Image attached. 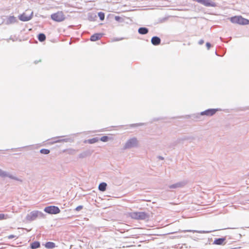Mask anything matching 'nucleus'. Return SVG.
<instances>
[{
  "label": "nucleus",
  "mask_w": 249,
  "mask_h": 249,
  "mask_svg": "<svg viewBox=\"0 0 249 249\" xmlns=\"http://www.w3.org/2000/svg\"><path fill=\"white\" fill-rule=\"evenodd\" d=\"M51 18L54 21L60 22L64 20L65 16L62 11H59L56 13L52 14L51 15Z\"/></svg>",
  "instance_id": "nucleus-3"
},
{
  "label": "nucleus",
  "mask_w": 249,
  "mask_h": 249,
  "mask_svg": "<svg viewBox=\"0 0 249 249\" xmlns=\"http://www.w3.org/2000/svg\"><path fill=\"white\" fill-rule=\"evenodd\" d=\"M138 32L140 34L144 35L148 33V30L145 27H141L139 29Z\"/></svg>",
  "instance_id": "nucleus-14"
},
{
  "label": "nucleus",
  "mask_w": 249,
  "mask_h": 249,
  "mask_svg": "<svg viewBox=\"0 0 249 249\" xmlns=\"http://www.w3.org/2000/svg\"><path fill=\"white\" fill-rule=\"evenodd\" d=\"M32 215L34 216L35 217H36L37 216V213H32Z\"/></svg>",
  "instance_id": "nucleus-28"
},
{
  "label": "nucleus",
  "mask_w": 249,
  "mask_h": 249,
  "mask_svg": "<svg viewBox=\"0 0 249 249\" xmlns=\"http://www.w3.org/2000/svg\"><path fill=\"white\" fill-rule=\"evenodd\" d=\"M107 185V183L105 182L100 183L98 187L99 190L103 192L105 191L106 190Z\"/></svg>",
  "instance_id": "nucleus-13"
},
{
  "label": "nucleus",
  "mask_w": 249,
  "mask_h": 249,
  "mask_svg": "<svg viewBox=\"0 0 249 249\" xmlns=\"http://www.w3.org/2000/svg\"><path fill=\"white\" fill-rule=\"evenodd\" d=\"M99 141V139L98 138H93L92 139H89L87 141H86L87 142H88L89 143L92 144L95 142H97Z\"/></svg>",
  "instance_id": "nucleus-15"
},
{
  "label": "nucleus",
  "mask_w": 249,
  "mask_h": 249,
  "mask_svg": "<svg viewBox=\"0 0 249 249\" xmlns=\"http://www.w3.org/2000/svg\"><path fill=\"white\" fill-rule=\"evenodd\" d=\"M181 185L180 184H175L170 186V188H175L178 187H180Z\"/></svg>",
  "instance_id": "nucleus-22"
},
{
  "label": "nucleus",
  "mask_w": 249,
  "mask_h": 249,
  "mask_svg": "<svg viewBox=\"0 0 249 249\" xmlns=\"http://www.w3.org/2000/svg\"><path fill=\"white\" fill-rule=\"evenodd\" d=\"M151 42L154 45H158L160 44V39L157 36H154L152 38Z\"/></svg>",
  "instance_id": "nucleus-10"
},
{
  "label": "nucleus",
  "mask_w": 249,
  "mask_h": 249,
  "mask_svg": "<svg viewBox=\"0 0 249 249\" xmlns=\"http://www.w3.org/2000/svg\"><path fill=\"white\" fill-rule=\"evenodd\" d=\"M217 111L216 109H209L201 113L202 115L212 116Z\"/></svg>",
  "instance_id": "nucleus-6"
},
{
  "label": "nucleus",
  "mask_w": 249,
  "mask_h": 249,
  "mask_svg": "<svg viewBox=\"0 0 249 249\" xmlns=\"http://www.w3.org/2000/svg\"><path fill=\"white\" fill-rule=\"evenodd\" d=\"M203 43H204V41L203 40H200L199 41V44H202Z\"/></svg>",
  "instance_id": "nucleus-29"
},
{
  "label": "nucleus",
  "mask_w": 249,
  "mask_h": 249,
  "mask_svg": "<svg viewBox=\"0 0 249 249\" xmlns=\"http://www.w3.org/2000/svg\"><path fill=\"white\" fill-rule=\"evenodd\" d=\"M8 218V215L4 213H0V220L6 219Z\"/></svg>",
  "instance_id": "nucleus-18"
},
{
  "label": "nucleus",
  "mask_w": 249,
  "mask_h": 249,
  "mask_svg": "<svg viewBox=\"0 0 249 249\" xmlns=\"http://www.w3.org/2000/svg\"><path fill=\"white\" fill-rule=\"evenodd\" d=\"M44 211L50 214H57L60 212L58 207L55 206H50L45 208Z\"/></svg>",
  "instance_id": "nucleus-4"
},
{
  "label": "nucleus",
  "mask_w": 249,
  "mask_h": 249,
  "mask_svg": "<svg viewBox=\"0 0 249 249\" xmlns=\"http://www.w3.org/2000/svg\"><path fill=\"white\" fill-rule=\"evenodd\" d=\"M102 37V34H95L91 36L90 40L92 41H95L100 39Z\"/></svg>",
  "instance_id": "nucleus-8"
},
{
  "label": "nucleus",
  "mask_w": 249,
  "mask_h": 249,
  "mask_svg": "<svg viewBox=\"0 0 249 249\" xmlns=\"http://www.w3.org/2000/svg\"><path fill=\"white\" fill-rule=\"evenodd\" d=\"M115 19L117 20V21H119L120 19H121V18L119 16H116L115 17Z\"/></svg>",
  "instance_id": "nucleus-27"
},
{
  "label": "nucleus",
  "mask_w": 249,
  "mask_h": 249,
  "mask_svg": "<svg viewBox=\"0 0 249 249\" xmlns=\"http://www.w3.org/2000/svg\"><path fill=\"white\" fill-rule=\"evenodd\" d=\"M15 237H16V236H15V235H13V234L10 235H9V236L7 237V238H8V239H11L14 238H15Z\"/></svg>",
  "instance_id": "nucleus-25"
},
{
  "label": "nucleus",
  "mask_w": 249,
  "mask_h": 249,
  "mask_svg": "<svg viewBox=\"0 0 249 249\" xmlns=\"http://www.w3.org/2000/svg\"><path fill=\"white\" fill-rule=\"evenodd\" d=\"M32 18V14L30 15H27L25 13H23L19 16V19L21 21H27L30 20Z\"/></svg>",
  "instance_id": "nucleus-7"
},
{
  "label": "nucleus",
  "mask_w": 249,
  "mask_h": 249,
  "mask_svg": "<svg viewBox=\"0 0 249 249\" xmlns=\"http://www.w3.org/2000/svg\"><path fill=\"white\" fill-rule=\"evenodd\" d=\"M0 176L1 177H6L7 176V174L5 172L2 171L0 169Z\"/></svg>",
  "instance_id": "nucleus-23"
},
{
  "label": "nucleus",
  "mask_w": 249,
  "mask_h": 249,
  "mask_svg": "<svg viewBox=\"0 0 249 249\" xmlns=\"http://www.w3.org/2000/svg\"><path fill=\"white\" fill-rule=\"evenodd\" d=\"M8 20L10 23L14 22L16 21V18L14 16H11L9 18Z\"/></svg>",
  "instance_id": "nucleus-20"
},
{
  "label": "nucleus",
  "mask_w": 249,
  "mask_h": 249,
  "mask_svg": "<svg viewBox=\"0 0 249 249\" xmlns=\"http://www.w3.org/2000/svg\"><path fill=\"white\" fill-rule=\"evenodd\" d=\"M40 243L38 241H35L31 244L30 246L32 249H36L40 247Z\"/></svg>",
  "instance_id": "nucleus-11"
},
{
  "label": "nucleus",
  "mask_w": 249,
  "mask_h": 249,
  "mask_svg": "<svg viewBox=\"0 0 249 249\" xmlns=\"http://www.w3.org/2000/svg\"><path fill=\"white\" fill-rule=\"evenodd\" d=\"M129 216L134 219L145 220L149 218L148 213L143 212H133L129 213Z\"/></svg>",
  "instance_id": "nucleus-1"
},
{
  "label": "nucleus",
  "mask_w": 249,
  "mask_h": 249,
  "mask_svg": "<svg viewBox=\"0 0 249 249\" xmlns=\"http://www.w3.org/2000/svg\"><path fill=\"white\" fill-rule=\"evenodd\" d=\"M40 152L43 154H48L50 153V150L47 149H42L40 150Z\"/></svg>",
  "instance_id": "nucleus-17"
},
{
  "label": "nucleus",
  "mask_w": 249,
  "mask_h": 249,
  "mask_svg": "<svg viewBox=\"0 0 249 249\" xmlns=\"http://www.w3.org/2000/svg\"><path fill=\"white\" fill-rule=\"evenodd\" d=\"M206 46L207 47V49H209L211 48V45L210 43L207 42L206 43Z\"/></svg>",
  "instance_id": "nucleus-26"
},
{
  "label": "nucleus",
  "mask_w": 249,
  "mask_h": 249,
  "mask_svg": "<svg viewBox=\"0 0 249 249\" xmlns=\"http://www.w3.org/2000/svg\"><path fill=\"white\" fill-rule=\"evenodd\" d=\"M138 142L136 138L130 139L126 142L124 146V148H130L136 146Z\"/></svg>",
  "instance_id": "nucleus-5"
},
{
  "label": "nucleus",
  "mask_w": 249,
  "mask_h": 249,
  "mask_svg": "<svg viewBox=\"0 0 249 249\" xmlns=\"http://www.w3.org/2000/svg\"><path fill=\"white\" fill-rule=\"evenodd\" d=\"M98 16L101 20H103L105 18V14L104 13L99 12L98 13Z\"/></svg>",
  "instance_id": "nucleus-19"
},
{
  "label": "nucleus",
  "mask_w": 249,
  "mask_h": 249,
  "mask_svg": "<svg viewBox=\"0 0 249 249\" xmlns=\"http://www.w3.org/2000/svg\"><path fill=\"white\" fill-rule=\"evenodd\" d=\"M226 240L225 238H218L214 240L213 244L215 245H221L224 244L225 241Z\"/></svg>",
  "instance_id": "nucleus-9"
},
{
  "label": "nucleus",
  "mask_w": 249,
  "mask_h": 249,
  "mask_svg": "<svg viewBox=\"0 0 249 249\" xmlns=\"http://www.w3.org/2000/svg\"><path fill=\"white\" fill-rule=\"evenodd\" d=\"M38 40L41 41H44L46 39V36L44 34H40L38 36Z\"/></svg>",
  "instance_id": "nucleus-16"
},
{
  "label": "nucleus",
  "mask_w": 249,
  "mask_h": 249,
  "mask_svg": "<svg viewBox=\"0 0 249 249\" xmlns=\"http://www.w3.org/2000/svg\"><path fill=\"white\" fill-rule=\"evenodd\" d=\"M230 21L235 24L247 25L249 24V20L243 18L242 16H234L230 18Z\"/></svg>",
  "instance_id": "nucleus-2"
},
{
  "label": "nucleus",
  "mask_w": 249,
  "mask_h": 249,
  "mask_svg": "<svg viewBox=\"0 0 249 249\" xmlns=\"http://www.w3.org/2000/svg\"><path fill=\"white\" fill-rule=\"evenodd\" d=\"M82 208H83L82 206H78V207H77L76 208L75 210L77 211H79L81 210Z\"/></svg>",
  "instance_id": "nucleus-24"
},
{
  "label": "nucleus",
  "mask_w": 249,
  "mask_h": 249,
  "mask_svg": "<svg viewBox=\"0 0 249 249\" xmlns=\"http://www.w3.org/2000/svg\"><path fill=\"white\" fill-rule=\"evenodd\" d=\"M45 247L47 249H53L55 246V244L52 242H48L45 244Z\"/></svg>",
  "instance_id": "nucleus-12"
},
{
  "label": "nucleus",
  "mask_w": 249,
  "mask_h": 249,
  "mask_svg": "<svg viewBox=\"0 0 249 249\" xmlns=\"http://www.w3.org/2000/svg\"><path fill=\"white\" fill-rule=\"evenodd\" d=\"M108 139H109V138L107 136H104L101 137V138L100 139V140L102 142H106L108 141Z\"/></svg>",
  "instance_id": "nucleus-21"
}]
</instances>
